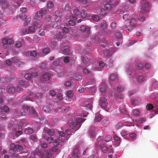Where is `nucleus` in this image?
Segmentation results:
<instances>
[{"instance_id":"obj_25","label":"nucleus","mask_w":158,"mask_h":158,"mask_svg":"<svg viewBox=\"0 0 158 158\" xmlns=\"http://www.w3.org/2000/svg\"><path fill=\"white\" fill-rule=\"evenodd\" d=\"M13 75H10L9 77H5L4 78H2L0 80V81H3V80H5V81L8 82H10L11 81L12 79L13 78Z\"/></svg>"},{"instance_id":"obj_57","label":"nucleus","mask_w":158,"mask_h":158,"mask_svg":"<svg viewBox=\"0 0 158 158\" xmlns=\"http://www.w3.org/2000/svg\"><path fill=\"white\" fill-rule=\"evenodd\" d=\"M111 139V136L109 135H107L105 138V142H107L110 141Z\"/></svg>"},{"instance_id":"obj_6","label":"nucleus","mask_w":158,"mask_h":158,"mask_svg":"<svg viewBox=\"0 0 158 158\" xmlns=\"http://www.w3.org/2000/svg\"><path fill=\"white\" fill-rule=\"evenodd\" d=\"M47 141L48 143L50 144L52 143L54 146H58L60 144V142L58 141L56 138L55 139H54L52 137H49L47 138Z\"/></svg>"},{"instance_id":"obj_31","label":"nucleus","mask_w":158,"mask_h":158,"mask_svg":"<svg viewBox=\"0 0 158 158\" xmlns=\"http://www.w3.org/2000/svg\"><path fill=\"white\" fill-rule=\"evenodd\" d=\"M137 79L139 82H142L145 79L143 75H140L138 76Z\"/></svg>"},{"instance_id":"obj_29","label":"nucleus","mask_w":158,"mask_h":158,"mask_svg":"<svg viewBox=\"0 0 158 158\" xmlns=\"http://www.w3.org/2000/svg\"><path fill=\"white\" fill-rule=\"evenodd\" d=\"M24 132L26 134H31L33 132V130L32 128L28 127L25 129Z\"/></svg>"},{"instance_id":"obj_22","label":"nucleus","mask_w":158,"mask_h":158,"mask_svg":"<svg viewBox=\"0 0 158 158\" xmlns=\"http://www.w3.org/2000/svg\"><path fill=\"white\" fill-rule=\"evenodd\" d=\"M111 8L112 6L110 4L106 3L104 5L103 8L101 10L102 11L103 10H104L105 11L110 10L111 9Z\"/></svg>"},{"instance_id":"obj_13","label":"nucleus","mask_w":158,"mask_h":158,"mask_svg":"<svg viewBox=\"0 0 158 158\" xmlns=\"http://www.w3.org/2000/svg\"><path fill=\"white\" fill-rule=\"evenodd\" d=\"M80 30L81 31L89 33L90 28L88 26L83 25L80 27Z\"/></svg>"},{"instance_id":"obj_60","label":"nucleus","mask_w":158,"mask_h":158,"mask_svg":"<svg viewBox=\"0 0 158 158\" xmlns=\"http://www.w3.org/2000/svg\"><path fill=\"white\" fill-rule=\"evenodd\" d=\"M45 19L46 22H49L52 20V17L50 15H47L46 16Z\"/></svg>"},{"instance_id":"obj_33","label":"nucleus","mask_w":158,"mask_h":158,"mask_svg":"<svg viewBox=\"0 0 158 158\" xmlns=\"http://www.w3.org/2000/svg\"><path fill=\"white\" fill-rule=\"evenodd\" d=\"M117 77V75L116 73H112L110 75V80L113 81Z\"/></svg>"},{"instance_id":"obj_52","label":"nucleus","mask_w":158,"mask_h":158,"mask_svg":"<svg viewBox=\"0 0 158 158\" xmlns=\"http://www.w3.org/2000/svg\"><path fill=\"white\" fill-rule=\"evenodd\" d=\"M23 150L22 146L20 145H17L16 147V150L17 152H20Z\"/></svg>"},{"instance_id":"obj_64","label":"nucleus","mask_w":158,"mask_h":158,"mask_svg":"<svg viewBox=\"0 0 158 158\" xmlns=\"http://www.w3.org/2000/svg\"><path fill=\"white\" fill-rule=\"evenodd\" d=\"M23 134V131H16L15 132V135L16 136V138H17L20 135L22 134Z\"/></svg>"},{"instance_id":"obj_48","label":"nucleus","mask_w":158,"mask_h":158,"mask_svg":"<svg viewBox=\"0 0 158 158\" xmlns=\"http://www.w3.org/2000/svg\"><path fill=\"white\" fill-rule=\"evenodd\" d=\"M92 18L96 22L98 21L99 20V17L97 15H94L92 16Z\"/></svg>"},{"instance_id":"obj_61","label":"nucleus","mask_w":158,"mask_h":158,"mask_svg":"<svg viewBox=\"0 0 158 158\" xmlns=\"http://www.w3.org/2000/svg\"><path fill=\"white\" fill-rule=\"evenodd\" d=\"M115 36L118 39L121 38L122 37V35L119 32L116 33L114 34Z\"/></svg>"},{"instance_id":"obj_19","label":"nucleus","mask_w":158,"mask_h":158,"mask_svg":"<svg viewBox=\"0 0 158 158\" xmlns=\"http://www.w3.org/2000/svg\"><path fill=\"white\" fill-rule=\"evenodd\" d=\"M12 131L9 133V136L11 139H14L16 138L15 132L16 131V128L14 127L12 128Z\"/></svg>"},{"instance_id":"obj_59","label":"nucleus","mask_w":158,"mask_h":158,"mask_svg":"<svg viewBox=\"0 0 158 158\" xmlns=\"http://www.w3.org/2000/svg\"><path fill=\"white\" fill-rule=\"evenodd\" d=\"M1 116L0 117V119L2 120H4L6 119V115L5 113H2L1 114Z\"/></svg>"},{"instance_id":"obj_24","label":"nucleus","mask_w":158,"mask_h":158,"mask_svg":"<svg viewBox=\"0 0 158 158\" xmlns=\"http://www.w3.org/2000/svg\"><path fill=\"white\" fill-rule=\"evenodd\" d=\"M102 119V118L100 114H96L94 122L95 123H98L100 122Z\"/></svg>"},{"instance_id":"obj_28","label":"nucleus","mask_w":158,"mask_h":158,"mask_svg":"<svg viewBox=\"0 0 158 158\" xmlns=\"http://www.w3.org/2000/svg\"><path fill=\"white\" fill-rule=\"evenodd\" d=\"M40 123L43 124H46L48 123V121L46 118L43 117H41L40 118Z\"/></svg>"},{"instance_id":"obj_55","label":"nucleus","mask_w":158,"mask_h":158,"mask_svg":"<svg viewBox=\"0 0 158 158\" xmlns=\"http://www.w3.org/2000/svg\"><path fill=\"white\" fill-rule=\"evenodd\" d=\"M47 6L50 8H52L54 6V4L53 2H49L47 3Z\"/></svg>"},{"instance_id":"obj_12","label":"nucleus","mask_w":158,"mask_h":158,"mask_svg":"<svg viewBox=\"0 0 158 158\" xmlns=\"http://www.w3.org/2000/svg\"><path fill=\"white\" fill-rule=\"evenodd\" d=\"M81 58L82 61L85 66H88L92 63V61L88 59L86 56L84 57V56H82Z\"/></svg>"},{"instance_id":"obj_1","label":"nucleus","mask_w":158,"mask_h":158,"mask_svg":"<svg viewBox=\"0 0 158 158\" xmlns=\"http://www.w3.org/2000/svg\"><path fill=\"white\" fill-rule=\"evenodd\" d=\"M26 111L32 115L33 117H36L37 116V113L33 107L27 106H24L23 107V109L20 110V111L21 115H26L27 114V112H26Z\"/></svg>"},{"instance_id":"obj_16","label":"nucleus","mask_w":158,"mask_h":158,"mask_svg":"<svg viewBox=\"0 0 158 158\" xmlns=\"http://www.w3.org/2000/svg\"><path fill=\"white\" fill-rule=\"evenodd\" d=\"M44 131L46 132H47L49 135L53 136L55 133V131L53 129H49L47 127L44 128Z\"/></svg>"},{"instance_id":"obj_2","label":"nucleus","mask_w":158,"mask_h":158,"mask_svg":"<svg viewBox=\"0 0 158 158\" xmlns=\"http://www.w3.org/2000/svg\"><path fill=\"white\" fill-rule=\"evenodd\" d=\"M2 47L3 48L6 49L9 47V45H11L14 43V40L11 38L8 39L4 38L2 40Z\"/></svg>"},{"instance_id":"obj_45","label":"nucleus","mask_w":158,"mask_h":158,"mask_svg":"<svg viewBox=\"0 0 158 158\" xmlns=\"http://www.w3.org/2000/svg\"><path fill=\"white\" fill-rule=\"evenodd\" d=\"M85 89L86 90H88L89 89V91L91 93H93V92H94L95 90V86H93L91 87H90L89 88H88L87 87H86L85 88Z\"/></svg>"},{"instance_id":"obj_4","label":"nucleus","mask_w":158,"mask_h":158,"mask_svg":"<svg viewBox=\"0 0 158 158\" xmlns=\"http://www.w3.org/2000/svg\"><path fill=\"white\" fill-rule=\"evenodd\" d=\"M85 120V119H83L82 118H77L75 122L72 123V125H71V128L73 129L75 127H76V130H77L80 127L81 123L82 122L84 121Z\"/></svg>"},{"instance_id":"obj_11","label":"nucleus","mask_w":158,"mask_h":158,"mask_svg":"<svg viewBox=\"0 0 158 158\" xmlns=\"http://www.w3.org/2000/svg\"><path fill=\"white\" fill-rule=\"evenodd\" d=\"M107 100L105 98L102 97L100 98L99 102V104L102 108H106L108 106V103L106 102Z\"/></svg>"},{"instance_id":"obj_37","label":"nucleus","mask_w":158,"mask_h":158,"mask_svg":"<svg viewBox=\"0 0 158 158\" xmlns=\"http://www.w3.org/2000/svg\"><path fill=\"white\" fill-rule=\"evenodd\" d=\"M134 71L133 70L130 69H128L126 70L128 74H129L131 75H133V76L135 75V72L134 73Z\"/></svg>"},{"instance_id":"obj_36","label":"nucleus","mask_w":158,"mask_h":158,"mask_svg":"<svg viewBox=\"0 0 158 158\" xmlns=\"http://www.w3.org/2000/svg\"><path fill=\"white\" fill-rule=\"evenodd\" d=\"M100 147L102 150V152H106L108 150V148L106 146H104L103 145L101 144Z\"/></svg>"},{"instance_id":"obj_46","label":"nucleus","mask_w":158,"mask_h":158,"mask_svg":"<svg viewBox=\"0 0 158 158\" xmlns=\"http://www.w3.org/2000/svg\"><path fill=\"white\" fill-rule=\"evenodd\" d=\"M30 139L31 140L34 142L36 141L37 140L36 136L34 135H32L31 136Z\"/></svg>"},{"instance_id":"obj_40","label":"nucleus","mask_w":158,"mask_h":158,"mask_svg":"<svg viewBox=\"0 0 158 158\" xmlns=\"http://www.w3.org/2000/svg\"><path fill=\"white\" fill-rule=\"evenodd\" d=\"M95 79L94 78L89 79L87 80V84L88 85L94 84L95 83Z\"/></svg>"},{"instance_id":"obj_50","label":"nucleus","mask_w":158,"mask_h":158,"mask_svg":"<svg viewBox=\"0 0 158 158\" xmlns=\"http://www.w3.org/2000/svg\"><path fill=\"white\" fill-rule=\"evenodd\" d=\"M73 13L76 16H78L80 14L79 10L77 8H75L73 10Z\"/></svg>"},{"instance_id":"obj_7","label":"nucleus","mask_w":158,"mask_h":158,"mask_svg":"<svg viewBox=\"0 0 158 158\" xmlns=\"http://www.w3.org/2000/svg\"><path fill=\"white\" fill-rule=\"evenodd\" d=\"M34 97L33 93L32 92H29L27 94L23 95L22 98L23 100L32 101V98Z\"/></svg>"},{"instance_id":"obj_21","label":"nucleus","mask_w":158,"mask_h":158,"mask_svg":"<svg viewBox=\"0 0 158 158\" xmlns=\"http://www.w3.org/2000/svg\"><path fill=\"white\" fill-rule=\"evenodd\" d=\"M43 110L45 113H50L51 111V110L50 107L48 105L44 106L43 108Z\"/></svg>"},{"instance_id":"obj_23","label":"nucleus","mask_w":158,"mask_h":158,"mask_svg":"<svg viewBox=\"0 0 158 158\" xmlns=\"http://www.w3.org/2000/svg\"><path fill=\"white\" fill-rule=\"evenodd\" d=\"M79 154L78 149L77 148H75L73 152V157L74 158H78Z\"/></svg>"},{"instance_id":"obj_56","label":"nucleus","mask_w":158,"mask_h":158,"mask_svg":"<svg viewBox=\"0 0 158 158\" xmlns=\"http://www.w3.org/2000/svg\"><path fill=\"white\" fill-rule=\"evenodd\" d=\"M103 53L106 56H110V55L109 51L108 49H106L104 50L103 52Z\"/></svg>"},{"instance_id":"obj_53","label":"nucleus","mask_w":158,"mask_h":158,"mask_svg":"<svg viewBox=\"0 0 158 158\" xmlns=\"http://www.w3.org/2000/svg\"><path fill=\"white\" fill-rule=\"evenodd\" d=\"M133 113L134 115L135 116H138L139 115V112L138 110L135 109L133 110Z\"/></svg>"},{"instance_id":"obj_14","label":"nucleus","mask_w":158,"mask_h":158,"mask_svg":"<svg viewBox=\"0 0 158 158\" xmlns=\"http://www.w3.org/2000/svg\"><path fill=\"white\" fill-rule=\"evenodd\" d=\"M37 72L31 73H27L24 75V77L27 79H30L31 77H34L37 75Z\"/></svg>"},{"instance_id":"obj_54","label":"nucleus","mask_w":158,"mask_h":158,"mask_svg":"<svg viewBox=\"0 0 158 158\" xmlns=\"http://www.w3.org/2000/svg\"><path fill=\"white\" fill-rule=\"evenodd\" d=\"M123 125V124L121 122H118L116 125V128L117 129H118Z\"/></svg>"},{"instance_id":"obj_9","label":"nucleus","mask_w":158,"mask_h":158,"mask_svg":"<svg viewBox=\"0 0 158 158\" xmlns=\"http://www.w3.org/2000/svg\"><path fill=\"white\" fill-rule=\"evenodd\" d=\"M69 31V29L66 27H64L62 31L58 34V39L60 40L63 39L64 37L66 34Z\"/></svg>"},{"instance_id":"obj_58","label":"nucleus","mask_w":158,"mask_h":158,"mask_svg":"<svg viewBox=\"0 0 158 158\" xmlns=\"http://www.w3.org/2000/svg\"><path fill=\"white\" fill-rule=\"evenodd\" d=\"M75 78L77 81H81L82 79L81 76L78 74L75 76Z\"/></svg>"},{"instance_id":"obj_26","label":"nucleus","mask_w":158,"mask_h":158,"mask_svg":"<svg viewBox=\"0 0 158 158\" xmlns=\"http://www.w3.org/2000/svg\"><path fill=\"white\" fill-rule=\"evenodd\" d=\"M81 16L83 18H86L87 16V11L85 9H83L80 13Z\"/></svg>"},{"instance_id":"obj_15","label":"nucleus","mask_w":158,"mask_h":158,"mask_svg":"<svg viewBox=\"0 0 158 158\" xmlns=\"http://www.w3.org/2000/svg\"><path fill=\"white\" fill-rule=\"evenodd\" d=\"M70 20L69 21V25L73 26L75 24V21L77 20V18L73 15L70 16Z\"/></svg>"},{"instance_id":"obj_32","label":"nucleus","mask_w":158,"mask_h":158,"mask_svg":"<svg viewBox=\"0 0 158 158\" xmlns=\"http://www.w3.org/2000/svg\"><path fill=\"white\" fill-rule=\"evenodd\" d=\"M63 51L64 53L66 55H68L70 53V51L69 49L67 47L64 46Z\"/></svg>"},{"instance_id":"obj_34","label":"nucleus","mask_w":158,"mask_h":158,"mask_svg":"<svg viewBox=\"0 0 158 158\" xmlns=\"http://www.w3.org/2000/svg\"><path fill=\"white\" fill-rule=\"evenodd\" d=\"M33 40L34 42L38 43L40 41V39L37 35H34L33 37Z\"/></svg>"},{"instance_id":"obj_5","label":"nucleus","mask_w":158,"mask_h":158,"mask_svg":"<svg viewBox=\"0 0 158 158\" xmlns=\"http://www.w3.org/2000/svg\"><path fill=\"white\" fill-rule=\"evenodd\" d=\"M46 11L47 10L45 8H42L40 11L37 12L35 13L34 19L37 20L38 19L42 18L43 15L46 14Z\"/></svg>"},{"instance_id":"obj_35","label":"nucleus","mask_w":158,"mask_h":158,"mask_svg":"<svg viewBox=\"0 0 158 158\" xmlns=\"http://www.w3.org/2000/svg\"><path fill=\"white\" fill-rule=\"evenodd\" d=\"M43 78L46 81H48L50 78V75L48 73L45 74L44 75Z\"/></svg>"},{"instance_id":"obj_41","label":"nucleus","mask_w":158,"mask_h":158,"mask_svg":"<svg viewBox=\"0 0 158 158\" xmlns=\"http://www.w3.org/2000/svg\"><path fill=\"white\" fill-rule=\"evenodd\" d=\"M37 54V52L36 51L33 50L30 52V55L34 57L36 56Z\"/></svg>"},{"instance_id":"obj_39","label":"nucleus","mask_w":158,"mask_h":158,"mask_svg":"<svg viewBox=\"0 0 158 158\" xmlns=\"http://www.w3.org/2000/svg\"><path fill=\"white\" fill-rule=\"evenodd\" d=\"M35 28L34 26H31L29 27L28 30L29 33H35Z\"/></svg>"},{"instance_id":"obj_30","label":"nucleus","mask_w":158,"mask_h":158,"mask_svg":"<svg viewBox=\"0 0 158 158\" xmlns=\"http://www.w3.org/2000/svg\"><path fill=\"white\" fill-rule=\"evenodd\" d=\"M130 23L131 25L133 26H136L137 25V21L135 19L132 18L130 20Z\"/></svg>"},{"instance_id":"obj_42","label":"nucleus","mask_w":158,"mask_h":158,"mask_svg":"<svg viewBox=\"0 0 158 158\" xmlns=\"http://www.w3.org/2000/svg\"><path fill=\"white\" fill-rule=\"evenodd\" d=\"M39 35L41 36H43L45 35V32L44 29H40L39 32Z\"/></svg>"},{"instance_id":"obj_49","label":"nucleus","mask_w":158,"mask_h":158,"mask_svg":"<svg viewBox=\"0 0 158 158\" xmlns=\"http://www.w3.org/2000/svg\"><path fill=\"white\" fill-rule=\"evenodd\" d=\"M124 89V87L123 86L120 85L117 87V89L119 92H121Z\"/></svg>"},{"instance_id":"obj_8","label":"nucleus","mask_w":158,"mask_h":158,"mask_svg":"<svg viewBox=\"0 0 158 158\" xmlns=\"http://www.w3.org/2000/svg\"><path fill=\"white\" fill-rule=\"evenodd\" d=\"M59 136H57L56 138L57 140L60 142V144L62 142H64L65 140H67L68 138L66 137L65 138L64 136H65V133L63 131L60 132L59 134Z\"/></svg>"},{"instance_id":"obj_47","label":"nucleus","mask_w":158,"mask_h":158,"mask_svg":"<svg viewBox=\"0 0 158 158\" xmlns=\"http://www.w3.org/2000/svg\"><path fill=\"white\" fill-rule=\"evenodd\" d=\"M19 83L20 85L22 86L23 88H25L27 86L25 84V82L22 80H20L19 82Z\"/></svg>"},{"instance_id":"obj_51","label":"nucleus","mask_w":158,"mask_h":158,"mask_svg":"<svg viewBox=\"0 0 158 158\" xmlns=\"http://www.w3.org/2000/svg\"><path fill=\"white\" fill-rule=\"evenodd\" d=\"M109 121L106 119L103 120L102 122V125L104 126H107L109 124Z\"/></svg>"},{"instance_id":"obj_18","label":"nucleus","mask_w":158,"mask_h":158,"mask_svg":"<svg viewBox=\"0 0 158 158\" xmlns=\"http://www.w3.org/2000/svg\"><path fill=\"white\" fill-rule=\"evenodd\" d=\"M100 90L101 92L105 93L106 90L107 86L105 82H102L100 86Z\"/></svg>"},{"instance_id":"obj_27","label":"nucleus","mask_w":158,"mask_h":158,"mask_svg":"<svg viewBox=\"0 0 158 158\" xmlns=\"http://www.w3.org/2000/svg\"><path fill=\"white\" fill-rule=\"evenodd\" d=\"M17 19H18L19 18L22 20H25L27 18V16L25 15L24 13H22L21 15L17 16Z\"/></svg>"},{"instance_id":"obj_38","label":"nucleus","mask_w":158,"mask_h":158,"mask_svg":"<svg viewBox=\"0 0 158 158\" xmlns=\"http://www.w3.org/2000/svg\"><path fill=\"white\" fill-rule=\"evenodd\" d=\"M43 52L46 54H49L50 52V49L49 48L46 47L44 48L42 51Z\"/></svg>"},{"instance_id":"obj_43","label":"nucleus","mask_w":158,"mask_h":158,"mask_svg":"<svg viewBox=\"0 0 158 158\" xmlns=\"http://www.w3.org/2000/svg\"><path fill=\"white\" fill-rule=\"evenodd\" d=\"M66 94L67 97L71 98L73 96V92L71 90L67 91L66 92Z\"/></svg>"},{"instance_id":"obj_10","label":"nucleus","mask_w":158,"mask_h":158,"mask_svg":"<svg viewBox=\"0 0 158 158\" xmlns=\"http://www.w3.org/2000/svg\"><path fill=\"white\" fill-rule=\"evenodd\" d=\"M55 16V21L57 22H60L61 20V18L62 16V14L60 11L57 10L54 13Z\"/></svg>"},{"instance_id":"obj_44","label":"nucleus","mask_w":158,"mask_h":158,"mask_svg":"<svg viewBox=\"0 0 158 158\" xmlns=\"http://www.w3.org/2000/svg\"><path fill=\"white\" fill-rule=\"evenodd\" d=\"M89 134L90 136L91 137H94L95 136V131L94 130V129L90 131H89Z\"/></svg>"},{"instance_id":"obj_63","label":"nucleus","mask_w":158,"mask_h":158,"mask_svg":"<svg viewBox=\"0 0 158 158\" xmlns=\"http://www.w3.org/2000/svg\"><path fill=\"white\" fill-rule=\"evenodd\" d=\"M55 22H52L51 24V26H52L53 27L56 28L57 27L58 24L57 23V22L55 21Z\"/></svg>"},{"instance_id":"obj_20","label":"nucleus","mask_w":158,"mask_h":158,"mask_svg":"<svg viewBox=\"0 0 158 158\" xmlns=\"http://www.w3.org/2000/svg\"><path fill=\"white\" fill-rule=\"evenodd\" d=\"M108 27V24L106 22L103 21L100 24V28L102 31H105L107 29Z\"/></svg>"},{"instance_id":"obj_62","label":"nucleus","mask_w":158,"mask_h":158,"mask_svg":"<svg viewBox=\"0 0 158 158\" xmlns=\"http://www.w3.org/2000/svg\"><path fill=\"white\" fill-rule=\"evenodd\" d=\"M146 108L148 110H150L153 108L154 107L152 105L150 104L147 106Z\"/></svg>"},{"instance_id":"obj_3","label":"nucleus","mask_w":158,"mask_h":158,"mask_svg":"<svg viewBox=\"0 0 158 158\" xmlns=\"http://www.w3.org/2000/svg\"><path fill=\"white\" fill-rule=\"evenodd\" d=\"M150 4L147 1H143L142 2L140 11L142 13H145L149 11Z\"/></svg>"},{"instance_id":"obj_17","label":"nucleus","mask_w":158,"mask_h":158,"mask_svg":"<svg viewBox=\"0 0 158 158\" xmlns=\"http://www.w3.org/2000/svg\"><path fill=\"white\" fill-rule=\"evenodd\" d=\"M98 64V66L97 67H93L94 69V70L95 71H100V69L101 68H102L105 66V63L102 61H100Z\"/></svg>"}]
</instances>
